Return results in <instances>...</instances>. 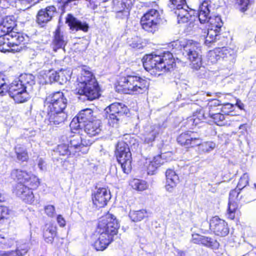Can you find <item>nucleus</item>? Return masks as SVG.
<instances>
[{"label": "nucleus", "instance_id": "f257e3e1", "mask_svg": "<svg viewBox=\"0 0 256 256\" xmlns=\"http://www.w3.org/2000/svg\"><path fill=\"white\" fill-rule=\"evenodd\" d=\"M11 175L18 182L14 189L16 194L26 202L32 204L34 196L30 190L38 186L40 184L38 178L31 172L18 169L12 170Z\"/></svg>", "mask_w": 256, "mask_h": 256}, {"label": "nucleus", "instance_id": "f03ea898", "mask_svg": "<svg viewBox=\"0 0 256 256\" xmlns=\"http://www.w3.org/2000/svg\"><path fill=\"white\" fill-rule=\"evenodd\" d=\"M211 2L204 0L200 5L198 10V20L200 23L209 24L206 37L205 43L208 44L214 42L219 36L223 22L220 16H210Z\"/></svg>", "mask_w": 256, "mask_h": 256}, {"label": "nucleus", "instance_id": "7ed1b4c3", "mask_svg": "<svg viewBox=\"0 0 256 256\" xmlns=\"http://www.w3.org/2000/svg\"><path fill=\"white\" fill-rule=\"evenodd\" d=\"M143 66L147 71H152L151 74L160 76L158 72L170 70L175 65L173 56L169 52H164L162 56L147 54L142 58Z\"/></svg>", "mask_w": 256, "mask_h": 256}, {"label": "nucleus", "instance_id": "20e7f679", "mask_svg": "<svg viewBox=\"0 0 256 256\" xmlns=\"http://www.w3.org/2000/svg\"><path fill=\"white\" fill-rule=\"evenodd\" d=\"M74 92L86 96L89 100L98 97L99 88L93 74L89 70H82L78 78V84Z\"/></svg>", "mask_w": 256, "mask_h": 256}, {"label": "nucleus", "instance_id": "39448f33", "mask_svg": "<svg viewBox=\"0 0 256 256\" xmlns=\"http://www.w3.org/2000/svg\"><path fill=\"white\" fill-rule=\"evenodd\" d=\"M181 45L184 49L183 54L190 62L192 68L198 70L202 65L200 44L192 40H186Z\"/></svg>", "mask_w": 256, "mask_h": 256}, {"label": "nucleus", "instance_id": "423d86ee", "mask_svg": "<svg viewBox=\"0 0 256 256\" xmlns=\"http://www.w3.org/2000/svg\"><path fill=\"white\" fill-rule=\"evenodd\" d=\"M118 84L128 94L142 93L148 86V81L136 76L128 75L120 78Z\"/></svg>", "mask_w": 256, "mask_h": 256}, {"label": "nucleus", "instance_id": "0eeeda50", "mask_svg": "<svg viewBox=\"0 0 256 256\" xmlns=\"http://www.w3.org/2000/svg\"><path fill=\"white\" fill-rule=\"evenodd\" d=\"M116 154L123 172L128 174L132 169V154L128 144L122 141L118 142Z\"/></svg>", "mask_w": 256, "mask_h": 256}, {"label": "nucleus", "instance_id": "6e6552de", "mask_svg": "<svg viewBox=\"0 0 256 256\" xmlns=\"http://www.w3.org/2000/svg\"><path fill=\"white\" fill-rule=\"evenodd\" d=\"M118 228L119 224L115 216L108 213L100 218L97 232L110 235L114 237L117 234Z\"/></svg>", "mask_w": 256, "mask_h": 256}, {"label": "nucleus", "instance_id": "1a4fd4ad", "mask_svg": "<svg viewBox=\"0 0 256 256\" xmlns=\"http://www.w3.org/2000/svg\"><path fill=\"white\" fill-rule=\"evenodd\" d=\"M106 110L108 124L112 127H117L121 117L128 112L127 106L122 103H113Z\"/></svg>", "mask_w": 256, "mask_h": 256}, {"label": "nucleus", "instance_id": "9d476101", "mask_svg": "<svg viewBox=\"0 0 256 256\" xmlns=\"http://www.w3.org/2000/svg\"><path fill=\"white\" fill-rule=\"evenodd\" d=\"M35 84L34 76L31 74H22L18 78V80L13 81L8 86L7 92L12 94L15 92L22 91L24 88L28 90H32L33 86Z\"/></svg>", "mask_w": 256, "mask_h": 256}, {"label": "nucleus", "instance_id": "9b49d317", "mask_svg": "<svg viewBox=\"0 0 256 256\" xmlns=\"http://www.w3.org/2000/svg\"><path fill=\"white\" fill-rule=\"evenodd\" d=\"M68 100L62 92H58L50 94L46 98L45 104L48 110L61 112L66 106Z\"/></svg>", "mask_w": 256, "mask_h": 256}, {"label": "nucleus", "instance_id": "f8f14e48", "mask_svg": "<svg viewBox=\"0 0 256 256\" xmlns=\"http://www.w3.org/2000/svg\"><path fill=\"white\" fill-rule=\"evenodd\" d=\"M192 11L188 10V8H182L174 11L177 16L178 22L179 24H186V30L190 32L197 28L198 20L196 16L192 14Z\"/></svg>", "mask_w": 256, "mask_h": 256}, {"label": "nucleus", "instance_id": "ddd939ff", "mask_svg": "<svg viewBox=\"0 0 256 256\" xmlns=\"http://www.w3.org/2000/svg\"><path fill=\"white\" fill-rule=\"evenodd\" d=\"M92 114L93 111L90 108L82 110L70 123V126L71 129L76 130L81 129L88 122L95 120Z\"/></svg>", "mask_w": 256, "mask_h": 256}, {"label": "nucleus", "instance_id": "4468645a", "mask_svg": "<svg viewBox=\"0 0 256 256\" xmlns=\"http://www.w3.org/2000/svg\"><path fill=\"white\" fill-rule=\"evenodd\" d=\"M69 142V148L73 154L81 151L83 153H86L88 150L87 146L92 144L90 140H82L79 134L71 136L70 138Z\"/></svg>", "mask_w": 256, "mask_h": 256}, {"label": "nucleus", "instance_id": "2eb2a0df", "mask_svg": "<svg viewBox=\"0 0 256 256\" xmlns=\"http://www.w3.org/2000/svg\"><path fill=\"white\" fill-rule=\"evenodd\" d=\"M240 190L236 188L232 190L230 193L227 216L229 219L232 220L235 218L236 214L238 212V202L242 198V196L240 194Z\"/></svg>", "mask_w": 256, "mask_h": 256}, {"label": "nucleus", "instance_id": "dca6fc26", "mask_svg": "<svg viewBox=\"0 0 256 256\" xmlns=\"http://www.w3.org/2000/svg\"><path fill=\"white\" fill-rule=\"evenodd\" d=\"M210 228L217 236H225L229 233L227 223L218 216L213 217L210 220Z\"/></svg>", "mask_w": 256, "mask_h": 256}, {"label": "nucleus", "instance_id": "f3484780", "mask_svg": "<svg viewBox=\"0 0 256 256\" xmlns=\"http://www.w3.org/2000/svg\"><path fill=\"white\" fill-rule=\"evenodd\" d=\"M196 135V133L194 132H186L178 137L177 142L180 145L188 148L197 146L200 144V139Z\"/></svg>", "mask_w": 256, "mask_h": 256}, {"label": "nucleus", "instance_id": "a211bd4d", "mask_svg": "<svg viewBox=\"0 0 256 256\" xmlns=\"http://www.w3.org/2000/svg\"><path fill=\"white\" fill-rule=\"evenodd\" d=\"M92 198L96 207H104L110 199V192L106 188H99L94 193Z\"/></svg>", "mask_w": 256, "mask_h": 256}, {"label": "nucleus", "instance_id": "6ab92c4d", "mask_svg": "<svg viewBox=\"0 0 256 256\" xmlns=\"http://www.w3.org/2000/svg\"><path fill=\"white\" fill-rule=\"evenodd\" d=\"M56 14V8L53 6H48L38 12L36 16V22L38 24L43 26L51 20Z\"/></svg>", "mask_w": 256, "mask_h": 256}, {"label": "nucleus", "instance_id": "aec40b11", "mask_svg": "<svg viewBox=\"0 0 256 256\" xmlns=\"http://www.w3.org/2000/svg\"><path fill=\"white\" fill-rule=\"evenodd\" d=\"M213 54L218 56V58H221L230 64H234L236 61V51L230 48L222 47L216 48L214 52H212V54Z\"/></svg>", "mask_w": 256, "mask_h": 256}, {"label": "nucleus", "instance_id": "412c9836", "mask_svg": "<svg viewBox=\"0 0 256 256\" xmlns=\"http://www.w3.org/2000/svg\"><path fill=\"white\" fill-rule=\"evenodd\" d=\"M160 128L157 125L151 126L145 128L141 140L146 144H152L160 132Z\"/></svg>", "mask_w": 256, "mask_h": 256}, {"label": "nucleus", "instance_id": "4be33fe9", "mask_svg": "<svg viewBox=\"0 0 256 256\" xmlns=\"http://www.w3.org/2000/svg\"><path fill=\"white\" fill-rule=\"evenodd\" d=\"M66 22L72 31L82 30L87 32L88 30V25L85 22H82L74 18L72 15L68 14L66 18Z\"/></svg>", "mask_w": 256, "mask_h": 256}, {"label": "nucleus", "instance_id": "5701e85b", "mask_svg": "<svg viewBox=\"0 0 256 256\" xmlns=\"http://www.w3.org/2000/svg\"><path fill=\"white\" fill-rule=\"evenodd\" d=\"M68 42L67 37L59 27L54 32L52 41L53 50L56 51L59 48H64Z\"/></svg>", "mask_w": 256, "mask_h": 256}, {"label": "nucleus", "instance_id": "b1692460", "mask_svg": "<svg viewBox=\"0 0 256 256\" xmlns=\"http://www.w3.org/2000/svg\"><path fill=\"white\" fill-rule=\"evenodd\" d=\"M99 236L92 244L93 246L96 250H104L109 244L113 240V236L110 235L98 233Z\"/></svg>", "mask_w": 256, "mask_h": 256}, {"label": "nucleus", "instance_id": "393cba45", "mask_svg": "<svg viewBox=\"0 0 256 256\" xmlns=\"http://www.w3.org/2000/svg\"><path fill=\"white\" fill-rule=\"evenodd\" d=\"M46 120L50 124H58L64 121L66 115L64 112H58L54 110H48Z\"/></svg>", "mask_w": 256, "mask_h": 256}, {"label": "nucleus", "instance_id": "a878e982", "mask_svg": "<svg viewBox=\"0 0 256 256\" xmlns=\"http://www.w3.org/2000/svg\"><path fill=\"white\" fill-rule=\"evenodd\" d=\"M218 102H214V105L208 104L205 110L200 109L199 112L198 119H206L208 118H213L215 114H217L220 110L216 106H218Z\"/></svg>", "mask_w": 256, "mask_h": 256}, {"label": "nucleus", "instance_id": "bb28decb", "mask_svg": "<svg viewBox=\"0 0 256 256\" xmlns=\"http://www.w3.org/2000/svg\"><path fill=\"white\" fill-rule=\"evenodd\" d=\"M32 90H28V88H24L22 91L15 92L12 94H10L9 96L14 101L18 103H24L28 100L30 98V93Z\"/></svg>", "mask_w": 256, "mask_h": 256}, {"label": "nucleus", "instance_id": "cd10ccee", "mask_svg": "<svg viewBox=\"0 0 256 256\" xmlns=\"http://www.w3.org/2000/svg\"><path fill=\"white\" fill-rule=\"evenodd\" d=\"M100 122L95 120L91 122H88L83 128L84 131L90 136H94L101 131L100 128Z\"/></svg>", "mask_w": 256, "mask_h": 256}, {"label": "nucleus", "instance_id": "c85d7f7f", "mask_svg": "<svg viewBox=\"0 0 256 256\" xmlns=\"http://www.w3.org/2000/svg\"><path fill=\"white\" fill-rule=\"evenodd\" d=\"M145 160L148 174H153L157 168L163 162L160 155L154 157L152 160L146 159Z\"/></svg>", "mask_w": 256, "mask_h": 256}, {"label": "nucleus", "instance_id": "c756f323", "mask_svg": "<svg viewBox=\"0 0 256 256\" xmlns=\"http://www.w3.org/2000/svg\"><path fill=\"white\" fill-rule=\"evenodd\" d=\"M3 36L6 40H8L12 44V46H18L24 40V38L21 34L14 32L13 30L4 34Z\"/></svg>", "mask_w": 256, "mask_h": 256}, {"label": "nucleus", "instance_id": "7c9ffc66", "mask_svg": "<svg viewBox=\"0 0 256 256\" xmlns=\"http://www.w3.org/2000/svg\"><path fill=\"white\" fill-rule=\"evenodd\" d=\"M3 36L6 40H8L12 44V46H18L24 40V38L21 34L14 32L13 30L4 34Z\"/></svg>", "mask_w": 256, "mask_h": 256}, {"label": "nucleus", "instance_id": "2f4dec72", "mask_svg": "<svg viewBox=\"0 0 256 256\" xmlns=\"http://www.w3.org/2000/svg\"><path fill=\"white\" fill-rule=\"evenodd\" d=\"M3 36L6 40H8L12 44V46H18L24 40V38L21 34L14 32L13 30L4 34Z\"/></svg>", "mask_w": 256, "mask_h": 256}, {"label": "nucleus", "instance_id": "473e14b6", "mask_svg": "<svg viewBox=\"0 0 256 256\" xmlns=\"http://www.w3.org/2000/svg\"><path fill=\"white\" fill-rule=\"evenodd\" d=\"M160 23L149 18L144 20V18H142L140 20V24L142 28L146 31L152 34L158 30Z\"/></svg>", "mask_w": 256, "mask_h": 256}, {"label": "nucleus", "instance_id": "72a5a7b5", "mask_svg": "<svg viewBox=\"0 0 256 256\" xmlns=\"http://www.w3.org/2000/svg\"><path fill=\"white\" fill-rule=\"evenodd\" d=\"M16 26V22L11 16H6L3 19L2 23L0 26V30L5 34L13 30Z\"/></svg>", "mask_w": 256, "mask_h": 256}, {"label": "nucleus", "instance_id": "f704fd0d", "mask_svg": "<svg viewBox=\"0 0 256 256\" xmlns=\"http://www.w3.org/2000/svg\"><path fill=\"white\" fill-rule=\"evenodd\" d=\"M56 227L52 225H47L43 234L44 240L47 243H52L56 235Z\"/></svg>", "mask_w": 256, "mask_h": 256}, {"label": "nucleus", "instance_id": "c9c22d12", "mask_svg": "<svg viewBox=\"0 0 256 256\" xmlns=\"http://www.w3.org/2000/svg\"><path fill=\"white\" fill-rule=\"evenodd\" d=\"M129 216L133 222H139L148 217V214L146 210L142 209L139 210H130Z\"/></svg>", "mask_w": 256, "mask_h": 256}, {"label": "nucleus", "instance_id": "e433bc0d", "mask_svg": "<svg viewBox=\"0 0 256 256\" xmlns=\"http://www.w3.org/2000/svg\"><path fill=\"white\" fill-rule=\"evenodd\" d=\"M72 71L70 68L61 70L58 72V82L64 84L70 79Z\"/></svg>", "mask_w": 256, "mask_h": 256}, {"label": "nucleus", "instance_id": "4c0bfd02", "mask_svg": "<svg viewBox=\"0 0 256 256\" xmlns=\"http://www.w3.org/2000/svg\"><path fill=\"white\" fill-rule=\"evenodd\" d=\"M130 185L134 189L139 191L145 190L148 187V185L145 181L139 179L132 180L130 182Z\"/></svg>", "mask_w": 256, "mask_h": 256}, {"label": "nucleus", "instance_id": "58836bf2", "mask_svg": "<svg viewBox=\"0 0 256 256\" xmlns=\"http://www.w3.org/2000/svg\"><path fill=\"white\" fill-rule=\"evenodd\" d=\"M142 18H144V20L149 18L150 20L159 22H160L159 12L155 9H150L148 10Z\"/></svg>", "mask_w": 256, "mask_h": 256}, {"label": "nucleus", "instance_id": "ea45409f", "mask_svg": "<svg viewBox=\"0 0 256 256\" xmlns=\"http://www.w3.org/2000/svg\"><path fill=\"white\" fill-rule=\"evenodd\" d=\"M198 146V150L201 152H208L212 150L216 147L215 143L212 142H207L201 144L200 140V144Z\"/></svg>", "mask_w": 256, "mask_h": 256}, {"label": "nucleus", "instance_id": "a19ab883", "mask_svg": "<svg viewBox=\"0 0 256 256\" xmlns=\"http://www.w3.org/2000/svg\"><path fill=\"white\" fill-rule=\"evenodd\" d=\"M16 153L18 160L22 162L26 161L28 158V154L26 150L20 146H16L15 148Z\"/></svg>", "mask_w": 256, "mask_h": 256}, {"label": "nucleus", "instance_id": "79ce46f5", "mask_svg": "<svg viewBox=\"0 0 256 256\" xmlns=\"http://www.w3.org/2000/svg\"><path fill=\"white\" fill-rule=\"evenodd\" d=\"M13 47L12 44L8 40H6L4 37H3L0 39V51L6 52H10L14 50L12 48Z\"/></svg>", "mask_w": 256, "mask_h": 256}, {"label": "nucleus", "instance_id": "37998d69", "mask_svg": "<svg viewBox=\"0 0 256 256\" xmlns=\"http://www.w3.org/2000/svg\"><path fill=\"white\" fill-rule=\"evenodd\" d=\"M201 244L203 246L212 248H216L218 246V243L216 240L205 236H203Z\"/></svg>", "mask_w": 256, "mask_h": 256}, {"label": "nucleus", "instance_id": "c03bdc74", "mask_svg": "<svg viewBox=\"0 0 256 256\" xmlns=\"http://www.w3.org/2000/svg\"><path fill=\"white\" fill-rule=\"evenodd\" d=\"M121 6L122 9L119 12H123L126 16L129 15L130 10L132 5V0H122Z\"/></svg>", "mask_w": 256, "mask_h": 256}, {"label": "nucleus", "instance_id": "a18cd8bd", "mask_svg": "<svg viewBox=\"0 0 256 256\" xmlns=\"http://www.w3.org/2000/svg\"><path fill=\"white\" fill-rule=\"evenodd\" d=\"M166 176L168 182H178V176L173 170H168L166 172Z\"/></svg>", "mask_w": 256, "mask_h": 256}, {"label": "nucleus", "instance_id": "49530a36", "mask_svg": "<svg viewBox=\"0 0 256 256\" xmlns=\"http://www.w3.org/2000/svg\"><path fill=\"white\" fill-rule=\"evenodd\" d=\"M212 118L214 122L218 126H224L227 124V122H225L226 118L224 114L220 112L215 114L214 116Z\"/></svg>", "mask_w": 256, "mask_h": 256}, {"label": "nucleus", "instance_id": "de8ad7c7", "mask_svg": "<svg viewBox=\"0 0 256 256\" xmlns=\"http://www.w3.org/2000/svg\"><path fill=\"white\" fill-rule=\"evenodd\" d=\"M57 152L60 155L62 156H68L72 152V150H70L69 146H67L66 144H60L58 146Z\"/></svg>", "mask_w": 256, "mask_h": 256}, {"label": "nucleus", "instance_id": "09e8293b", "mask_svg": "<svg viewBox=\"0 0 256 256\" xmlns=\"http://www.w3.org/2000/svg\"><path fill=\"white\" fill-rule=\"evenodd\" d=\"M170 2L172 5L176 6L175 10L182 8H188L185 0H170Z\"/></svg>", "mask_w": 256, "mask_h": 256}, {"label": "nucleus", "instance_id": "8fccbe9b", "mask_svg": "<svg viewBox=\"0 0 256 256\" xmlns=\"http://www.w3.org/2000/svg\"><path fill=\"white\" fill-rule=\"evenodd\" d=\"M248 182V176L247 174H244L240 178L236 188L241 190L244 188Z\"/></svg>", "mask_w": 256, "mask_h": 256}, {"label": "nucleus", "instance_id": "3c124183", "mask_svg": "<svg viewBox=\"0 0 256 256\" xmlns=\"http://www.w3.org/2000/svg\"><path fill=\"white\" fill-rule=\"evenodd\" d=\"M4 76L0 74V94L4 95L8 90V86L6 84Z\"/></svg>", "mask_w": 256, "mask_h": 256}, {"label": "nucleus", "instance_id": "603ef678", "mask_svg": "<svg viewBox=\"0 0 256 256\" xmlns=\"http://www.w3.org/2000/svg\"><path fill=\"white\" fill-rule=\"evenodd\" d=\"M238 9L242 12H244L248 8L249 0H238Z\"/></svg>", "mask_w": 256, "mask_h": 256}, {"label": "nucleus", "instance_id": "864d4df0", "mask_svg": "<svg viewBox=\"0 0 256 256\" xmlns=\"http://www.w3.org/2000/svg\"><path fill=\"white\" fill-rule=\"evenodd\" d=\"M46 214L50 218H52L55 214V208L53 205H48L44 207Z\"/></svg>", "mask_w": 256, "mask_h": 256}, {"label": "nucleus", "instance_id": "5fc2aeb1", "mask_svg": "<svg viewBox=\"0 0 256 256\" xmlns=\"http://www.w3.org/2000/svg\"><path fill=\"white\" fill-rule=\"evenodd\" d=\"M10 214L8 208L4 206H0V221L4 218H6Z\"/></svg>", "mask_w": 256, "mask_h": 256}, {"label": "nucleus", "instance_id": "6e6d98bb", "mask_svg": "<svg viewBox=\"0 0 256 256\" xmlns=\"http://www.w3.org/2000/svg\"><path fill=\"white\" fill-rule=\"evenodd\" d=\"M38 166L40 170L44 171L46 169V163L44 159L42 158H38Z\"/></svg>", "mask_w": 256, "mask_h": 256}, {"label": "nucleus", "instance_id": "4d7b16f0", "mask_svg": "<svg viewBox=\"0 0 256 256\" xmlns=\"http://www.w3.org/2000/svg\"><path fill=\"white\" fill-rule=\"evenodd\" d=\"M49 78L51 82H58V72L56 71L50 70V72Z\"/></svg>", "mask_w": 256, "mask_h": 256}, {"label": "nucleus", "instance_id": "13d9d810", "mask_svg": "<svg viewBox=\"0 0 256 256\" xmlns=\"http://www.w3.org/2000/svg\"><path fill=\"white\" fill-rule=\"evenodd\" d=\"M177 183V182H168L166 181L165 186L166 190L170 192H172Z\"/></svg>", "mask_w": 256, "mask_h": 256}, {"label": "nucleus", "instance_id": "bf43d9fd", "mask_svg": "<svg viewBox=\"0 0 256 256\" xmlns=\"http://www.w3.org/2000/svg\"><path fill=\"white\" fill-rule=\"evenodd\" d=\"M203 236L196 234H194L192 235V242L194 244H201Z\"/></svg>", "mask_w": 256, "mask_h": 256}, {"label": "nucleus", "instance_id": "052dcab7", "mask_svg": "<svg viewBox=\"0 0 256 256\" xmlns=\"http://www.w3.org/2000/svg\"><path fill=\"white\" fill-rule=\"evenodd\" d=\"M131 43H130V46L133 48H141L142 46L140 40H138V38H136Z\"/></svg>", "mask_w": 256, "mask_h": 256}, {"label": "nucleus", "instance_id": "680f3d73", "mask_svg": "<svg viewBox=\"0 0 256 256\" xmlns=\"http://www.w3.org/2000/svg\"><path fill=\"white\" fill-rule=\"evenodd\" d=\"M56 221L60 226L64 227L66 226V220L62 215L59 214L57 216Z\"/></svg>", "mask_w": 256, "mask_h": 256}, {"label": "nucleus", "instance_id": "e2e57ef3", "mask_svg": "<svg viewBox=\"0 0 256 256\" xmlns=\"http://www.w3.org/2000/svg\"><path fill=\"white\" fill-rule=\"evenodd\" d=\"M233 107V105L230 103H227L224 105L222 106L220 108V112L224 114H227L228 112L226 111L227 109L230 110L232 109Z\"/></svg>", "mask_w": 256, "mask_h": 256}, {"label": "nucleus", "instance_id": "0e129e2a", "mask_svg": "<svg viewBox=\"0 0 256 256\" xmlns=\"http://www.w3.org/2000/svg\"><path fill=\"white\" fill-rule=\"evenodd\" d=\"M236 105L240 109L243 110L244 108V104L240 100H238L236 101Z\"/></svg>", "mask_w": 256, "mask_h": 256}, {"label": "nucleus", "instance_id": "69168bd1", "mask_svg": "<svg viewBox=\"0 0 256 256\" xmlns=\"http://www.w3.org/2000/svg\"><path fill=\"white\" fill-rule=\"evenodd\" d=\"M22 4H30L34 2V0H20Z\"/></svg>", "mask_w": 256, "mask_h": 256}, {"label": "nucleus", "instance_id": "338daca9", "mask_svg": "<svg viewBox=\"0 0 256 256\" xmlns=\"http://www.w3.org/2000/svg\"><path fill=\"white\" fill-rule=\"evenodd\" d=\"M198 112H200V111H198ZM196 112H198V116H197L196 118H194L192 119L194 120V122L196 123V124H198V122L196 120H197L196 118H198V120H201V119H198V116L200 115L199 114V112H198V111H196Z\"/></svg>", "mask_w": 256, "mask_h": 256}, {"label": "nucleus", "instance_id": "774afa93", "mask_svg": "<svg viewBox=\"0 0 256 256\" xmlns=\"http://www.w3.org/2000/svg\"><path fill=\"white\" fill-rule=\"evenodd\" d=\"M231 120H232V121H238V119H236V118H232Z\"/></svg>", "mask_w": 256, "mask_h": 256}]
</instances>
